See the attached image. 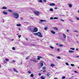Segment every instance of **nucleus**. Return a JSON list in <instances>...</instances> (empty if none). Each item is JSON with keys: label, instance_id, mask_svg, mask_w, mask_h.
I'll list each match as a JSON object with an SVG mask.
<instances>
[{"label": "nucleus", "instance_id": "60", "mask_svg": "<svg viewBox=\"0 0 79 79\" xmlns=\"http://www.w3.org/2000/svg\"><path fill=\"white\" fill-rule=\"evenodd\" d=\"M76 57L77 58H78V57H79V56H77Z\"/></svg>", "mask_w": 79, "mask_h": 79}, {"label": "nucleus", "instance_id": "51", "mask_svg": "<svg viewBox=\"0 0 79 79\" xmlns=\"http://www.w3.org/2000/svg\"><path fill=\"white\" fill-rule=\"evenodd\" d=\"M74 73H77V71H74Z\"/></svg>", "mask_w": 79, "mask_h": 79}, {"label": "nucleus", "instance_id": "58", "mask_svg": "<svg viewBox=\"0 0 79 79\" xmlns=\"http://www.w3.org/2000/svg\"><path fill=\"white\" fill-rule=\"evenodd\" d=\"M38 74L39 76H41V73H39Z\"/></svg>", "mask_w": 79, "mask_h": 79}, {"label": "nucleus", "instance_id": "15", "mask_svg": "<svg viewBox=\"0 0 79 79\" xmlns=\"http://www.w3.org/2000/svg\"><path fill=\"white\" fill-rule=\"evenodd\" d=\"M15 60H13L11 62V63H15Z\"/></svg>", "mask_w": 79, "mask_h": 79}, {"label": "nucleus", "instance_id": "39", "mask_svg": "<svg viewBox=\"0 0 79 79\" xmlns=\"http://www.w3.org/2000/svg\"><path fill=\"white\" fill-rule=\"evenodd\" d=\"M65 78H66V77H64V76H63V77H62V79H65Z\"/></svg>", "mask_w": 79, "mask_h": 79}, {"label": "nucleus", "instance_id": "44", "mask_svg": "<svg viewBox=\"0 0 79 79\" xmlns=\"http://www.w3.org/2000/svg\"><path fill=\"white\" fill-rule=\"evenodd\" d=\"M42 69L44 70H45V67H43Z\"/></svg>", "mask_w": 79, "mask_h": 79}, {"label": "nucleus", "instance_id": "17", "mask_svg": "<svg viewBox=\"0 0 79 79\" xmlns=\"http://www.w3.org/2000/svg\"><path fill=\"white\" fill-rule=\"evenodd\" d=\"M47 29H48V27H44V30H47Z\"/></svg>", "mask_w": 79, "mask_h": 79}, {"label": "nucleus", "instance_id": "41", "mask_svg": "<svg viewBox=\"0 0 79 79\" xmlns=\"http://www.w3.org/2000/svg\"><path fill=\"white\" fill-rule=\"evenodd\" d=\"M65 64H66V65H67V66H69V64H68V63H65Z\"/></svg>", "mask_w": 79, "mask_h": 79}, {"label": "nucleus", "instance_id": "36", "mask_svg": "<svg viewBox=\"0 0 79 79\" xmlns=\"http://www.w3.org/2000/svg\"><path fill=\"white\" fill-rule=\"evenodd\" d=\"M50 19H52V20H53V19H54V18H53V17H51Z\"/></svg>", "mask_w": 79, "mask_h": 79}, {"label": "nucleus", "instance_id": "38", "mask_svg": "<svg viewBox=\"0 0 79 79\" xmlns=\"http://www.w3.org/2000/svg\"><path fill=\"white\" fill-rule=\"evenodd\" d=\"M58 59H61V57H60L59 56H58L57 57Z\"/></svg>", "mask_w": 79, "mask_h": 79}, {"label": "nucleus", "instance_id": "43", "mask_svg": "<svg viewBox=\"0 0 79 79\" xmlns=\"http://www.w3.org/2000/svg\"><path fill=\"white\" fill-rule=\"evenodd\" d=\"M28 73L29 74H31V71H29L28 72Z\"/></svg>", "mask_w": 79, "mask_h": 79}, {"label": "nucleus", "instance_id": "35", "mask_svg": "<svg viewBox=\"0 0 79 79\" xmlns=\"http://www.w3.org/2000/svg\"><path fill=\"white\" fill-rule=\"evenodd\" d=\"M57 52H60V48H57Z\"/></svg>", "mask_w": 79, "mask_h": 79}, {"label": "nucleus", "instance_id": "62", "mask_svg": "<svg viewBox=\"0 0 79 79\" xmlns=\"http://www.w3.org/2000/svg\"><path fill=\"white\" fill-rule=\"evenodd\" d=\"M54 79H58L57 78H55Z\"/></svg>", "mask_w": 79, "mask_h": 79}, {"label": "nucleus", "instance_id": "34", "mask_svg": "<svg viewBox=\"0 0 79 79\" xmlns=\"http://www.w3.org/2000/svg\"><path fill=\"white\" fill-rule=\"evenodd\" d=\"M12 50H15V47H13L12 48Z\"/></svg>", "mask_w": 79, "mask_h": 79}, {"label": "nucleus", "instance_id": "7", "mask_svg": "<svg viewBox=\"0 0 79 79\" xmlns=\"http://www.w3.org/2000/svg\"><path fill=\"white\" fill-rule=\"evenodd\" d=\"M51 32L52 33V34H55L56 32L53 31H51Z\"/></svg>", "mask_w": 79, "mask_h": 79}, {"label": "nucleus", "instance_id": "28", "mask_svg": "<svg viewBox=\"0 0 79 79\" xmlns=\"http://www.w3.org/2000/svg\"><path fill=\"white\" fill-rule=\"evenodd\" d=\"M74 32H78V31H77V30H74Z\"/></svg>", "mask_w": 79, "mask_h": 79}, {"label": "nucleus", "instance_id": "27", "mask_svg": "<svg viewBox=\"0 0 79 79\" xmlns=\"http://www.w3.org/2000/svg\"><path fill=\"white\" fill-rule=\"evenodd\" d=\"M31 77H34V74H31Z\"/></svg>", "mask_w": 79, "mask_h": 79}, {"label": "nucleus", "instance_id": "21", "mask_svg": "<svg viewBox=\"0 0 79 79\" xmlns=\"http://www.w3.org/2000/svg\"><path fill=\"white\" fill-rule=\"evenodd\" d=\"M70 49H71V50H75V48H70Z\"/></svg>", "mask_w": 79, "mask_h": 79}, {"label": "nucleus", "instance_id": "10", "mask_svg": "<svg viewBox=\"0 0 79 79\" xmlns=\"http://www.w3.org/2000/svg\"><path fill=\"white\" fill-rule=\"evenodd\" d=\"M46 21L45 20H44L41 19L40 20V22H46Z\"/></svg>", "mask_w": 79, "mask_h": 79}, {"label": "nucleus", "instance_id": "33", "mask_svg": "<svg viewBox=\"0 0 79 79\" xmlns=\"http://www.w3.org/2000/svg\"><path fill=\"white\" fill-rule=\"evenodd\" d=\"M71 66H74V64H71Z\"/></svg>", "mask_w": 79, "mask_h": 79}, {"label": "nucleus", "instance_id": "47", "mask_svg": "<svg viewBox=\"0 0 79 79\" xmlns=\"http://www.w3.org/2000/svg\"><path fill=\"white\" fill-rule=\"evenodd\" d=\"M5 22V20L4 19H2V23H4Z\"/></svg>", "mask_w": 79, "mask_h": 79}, {"label": "nucleus", "instance_id": "8", "mask_svg": "<svg viewBox=\"0 0 79 79\" xmlns=\"http://www.w3.org/2000/svg\"><path fill=\"white\" fill-rule=\"evenodd\" d=\"M14 69V71H15V72H16V73H18V71H17V70H16V69Z\"/></svg>", "mask_w": 79, "mask_h": 79}, {"label": "nucleus", "instance_id": "16", "mask_svg": "<svg viewBox=\"0 0 79 79\" xmlns=\"http://www.w3.org/2000/svg\"><path fill=\"white\" fill-rule=\"evenodd\" d=\"M2 9H7V8L5 6H4L2 7Z\"/></svg>", "mask_w": 79, "mask_h": 79}, {"label": "nucleus", "instance_id": "29", "mask_svg": "<svg viewBox=\"0 0 79 79\" xmlns=\"http://www.w3.org/2000/svg\"><path fill=\"white\" fill-rule=\"evenodd\" d=\"M50 48H51L52 49H53L54 48H53L52 46H50Z\"/></svg>", "mask_w": 79, "mask_h": 79}, {"label": "nucleus", "instance_id": "55", "mask_svg": "<svg viewBox=\"0 0 79 79\" xmlns=\"http://www.w3.org/2000/svg\"><path fill=\"white\" fill-rule=\"evenodd\" d=\"M77 20H79V18L77 17Z\"/></svg>", "mask_w": 79, "mask_h": 79}, {"label": "nucleus", "instance_id": "48", "mask_svg": "<svg viewBox=\"0 0 79 79\" xmlns=\"http://www.w3.org/2000/svg\"><path fill=\"white\" fill-rule=\"evenodd\" d=\"M24 23H25V24H28V22H24Z\"/></svg>", "mask_w": 79, "mask_h": 79}, {"label": "nucleus", "instance_id": "37", "mask_svg": "<svg viewBox=\"0 0 79 79\" xmlns=\"http://www.w3.org/2000/svg\"><path fill=\"white\" fill-rule=\"evenodd\" d=\"M30 31L31 32H33V31L32 30V29H30Z\"/></svg>", "mask_w": 79, "mask_h": 79}, {"label": "nucleus", "instance_id": "20", "mask_svg": "<svg viewBox=\"0 0 79 79\" xmlns=\"http://www.w3.org/2000/svg\"><path fill=\"white\" fill-rule=\"evenodd\" d=\"M43 65H44V64H43V63H41L40 64L41 67H42Z\"/></svg>", "mask_w": 79, "mask_h": 79}, {"label": "nucleus", "instance_id": "6", "mask_svg": "<svg viewBox=\"0 0 79 79\" xmlns=\"http://www.w3.org/2000/svg\"><path fill=\"white\" fill-rule=\"evenodd\" d=\"M50 6H55V4L54 3H51L49 4Z\"/></svg>", "mask_w": 79, "mask_h": 79}, {"label": "nucleus", "instance_id": "46", "mask_svg": "<svg viewBox=\"0 0 79 79\" xmlns=\"http://www.w3.org/2000/svg\"><path fill=\"white\" fill-rule=\"evenodd\" d=\"M33 34H34V35H37V33H33Z\"/></svg>", "mask_w": 79, "mask_h": 79}, {"label": "nucleus", "instance_id": "12", "mask_svg": "<svg viewBox=\"0 0 79 79\" xmlns=\"http://www.w3.org/2000/svg\"><path fill=\"white\" fill-rule=\"evenodd\" d=\"M8 11H9V12H10V13H12V12H13V11L11 9L8 10Z\"/></svg>", "mask_w": 79, "mask_h": 79}, {"label": "nucleus", "instance_id": "25", "mask_svg": "<svg viewBox=\"0 0 79 79\" xmlns=\"http://www.w3.org/2000/svg\"><path fill=\"white\" fill-rule=\"evenodd\" d=\"M17 26H19V27H20V26H21V24H17Z\"/></svg>", "mask_w": 79, "mask_h": 79}, {"label": "nucleus", "instance_id": "22", "mask_svg": "<svg viewBox=\"0 0 79 79\" xmlns=\"http://www.w3.org/2000/svg\"><path fill=\"white\" fill-rule=\"evenodd\" d=\"M41 79H45V77H44L43 76H41Z\"/></svg>", "mask_w": 79, "mask_h": 79}, {"label": "nucleus", "instance_id": "50", "mask_svg": "<svg viewBox=\"0 0 79 79\" xmlns=\"http://www.w3.org/2000/svg\"><path fill=\"white\" fill-rule=\"evenodd\" d=\"M60 21H64V20H63L62 19H61Z\"/></svg>", "mask_w": 79, "mask_h": 79}, {"label": "nucleus", "instance_id": "1", "mask_svg": "<svg viewBox=\"0 0 79 79\" xmlns=\"http://www.w3.org/2000/svg\"><path fill=\"white\" fill-rule=\"evenodd\" d=\"M13 15H14L15 18V19H18L19 18V14L17 13H13Z\"/></svg>", "mask_w": 79, "mask_h": 79}, {"label": "nucleus", "instance_id": "40", "mask_svg": "<svg viewBox=\"0 0 79 79\" xmlns=\"http://www.w3.org/2000/svg\"><path fill=\"white\" fill-rule=\"evenodd\" d=\"M63 44H60L59 45L60 47H63Z\"/></svg>", "mask_w": 79, "mask_h": 79}, {"label": "nucleus", "instance_id": "2", "mask_svg": "<svg viewBox=\"0 0 79 79\" xmlns=\"http://www.w3.org/2000/svg\"><path fill=\"white\" fill-rule=\"evenodd\" d=\"M37 35L39 37L41 38L42 37H43V36L40 33V32H38L37 33Z\"/></svg>", "mask_w": 79, "mask_h": 79}, {"label": "nucleus", "instance_id": "31", "mask_svg": "<svg viewBox=\"0 0 79 79\" xmlns=\"http://www.w3.org/2000/svg\"><path fill=\"white\" fill-rule=\"evenodd\" d=\"M5 60L6 61H9V59H5Z\"/></svg>", "mask_w": 79, "mask_h": 79}, {"label": "nucleus", "instance_id": "3", "mask_svg": "<svg viewBox=\"0 0 79 79\" xmlns=\"http://www.w3.org/2000/svg\"><path fill=\"white\" fill-rule=\"evenodd\" d=\"M34 13L36 16H39L40 14V12L38 11H34Z\"/></svg>", "mask_w": 79, "mask_h": 79}, {"label": "nucleus", "instance_id": "54", "mask_svg": "<svg viewBox=\"0 0 79 79\" xmlns=\"http://www.w3.org/2000/svg\"><path fill=\"white\" fill-rule=\"evenodd\" d=\"M43 1H44V2H47V1H46V0H43Z\"/></svg>", "mask_w": 79, "mask_h": 79}, {"label": "nucleus", "instance_id": "61", "mask_svg": "<svg viewBox=\"0 0 79 79\" xmlns=\"http://www.w3.org/2000/svg\"><path fill=\"white\" fill-rule=\"evenodd\" d=\"M19 31H21V29H20V28H19Z\"/></svg>", "mask_w": 79, "mask_h": 79}, {"label": "nucleus", "instance_id": "42", "mask_svg": "<svg viewBox=\"0 0 79 79\" xmlns=\"http://www.w3.org/2000/svg\"><path fill=\"white\" fill-rule=\"evenodd\" d=\"M32 11H33L34 10V9L33 8H31L30 9Z\"/></svg>", "mask_w": 79, "mask_h": 79}, {"label": "nucleus", "instance_id": "59", "mask_svg": "<svg viewBox=\"0 0 79 79\" xmlns=\"http://www.w3.org/2000/svg\"><path fill=\"white\" fill-rule=\"evenodd\" d=\"M28 59H29V58H28V57H26V60H28Z\"/></svg>", "mask_w": 79, "mask_h": 79}, {"label": "nucleus", "instance_id": "14", "mask_svg": "<svg viewBox=\"0 0 79 79\" xmlns=\"http://www.w3.org/2000/svg\"><path fill=\"white\" fill-rule=\"evenodd\" d=\"M69 6L70 8H71L72 7V4H70L69 5Z\"/></svg>", "mask_w": 79, "mask_h": 79}, {"label": "nucleus", "instance_id": "57", "mask_svg": "<svg viewBox=\"0 0 79 79\" xmlns=\"http://www.w3.org/2000/svg\"><path fill=\"white\" fill-rule=\"evenodd\" d=\"M58 9V8L57 7H55V10H56V9Z\"/></svg>", "mask_w": 79, "mask_h": 79}, {"label": "nucleus", "instance_id": "53", "mask_svg": "<svg viewBox=\"0 0 79 79\" xmlns=\"http://www.w3.org/2000/svg\"><path fill=\"white\" fill-rule=\"evenodd\" d=\"M32 46H35V44H32Z\"/></svg>", "mask_w": 79, "mask_h": 79}, {"label": "nucleus", "instance_id": "11", "mask_svg": "<svg viewBox=\"0 0 79 79\" xmlns=\"http://www.w3.org/2000/svg\"><path fill=\"white\" fill-rule=\"evenodd\" d=\"M3 14H4V15H7L8 13H6V12L5 11H3Z\"/></svg>", "mask_w": 79, "mask_h": 79}, {"label": "nucleus", "instance_id": "49", "mask_svg": "<svg viewBox=\"0 0 79 79\" xmlns=\"http://www.w3.org/2000/svg\"><path fill=\"white\" fill-rule=\"evenodd\" d=\"M76 50L77 51H79V49L78 48L76 49Z\"/></svg>", "mask_w": 79, "mask_h": 79}, {"label": "nucleus", "instance_id": "64", "mask_svg": "<svg viewBox=\"0 0 79 79\" xmlns=\"http://www.w3.org/2000/svg\"><path fill=\"white\" fill-rule=\"evenodd\" d=\"M76 42H77V43H79V42L77 41H76Z\"/></svg>", "mask_w": 79, "mask_h": 79}, {"label": "nucleus", "instance_id": "5", "mask_svg": "<svg viewBox=\"0 0 79 79\" xmlns=\"http://www.w3.org/2000/svg\"><path fill=\"white\" fill-rule=\"evenodd\" d=\"M37 60H40V58H43V57H42L41 56H37Z\"/></svg>", "mask_w": 79, "mask_h": 79}, {"label": "nucleus", "instance_id": "18", "mask_svg": "<svg viewBox=\"0 0 79 79\" xmlns=\"http://www.w3.org/2000/svg\"><path fill=\"white\" fill-rule=\"evenodd\" d=\"M69 53H74V52L73 51L70 50L69 51Z\"/></svg>", "mask_w": 79, "mask_h": 79}, {"label": "nucleus", "instance_id": "30", "mask_svg": "<svg viewBox=\"0 0 79 79\" xmlns=\"http://www.w3.org/2000/svg\"><path fill=\"white\" fill-rule=\"evenodd\" d=\"M46 75L48 76V77H49V76H50V74H49V73H48Z\"/></svg>", "mask_w": 79, "mask_h": 79}, {"label": "nucleus", "instance_id": "56", "mask_svg": "<svg viewBox=\"0 0 79 79\" xmlns=\"http://www.w3.org/2000/svg\"><path fill=\"white\" fill-rule=\"evenodd\" d=\"M67 32H69V30H67Z\"/></svg>", "mask_w": 79, "mask_h": 79}, {"label": "nucleus", "instance_id": "26", "mask_svg": "<svg viewBox=\"0 0 79 79\" xmlns=\"http://www.w3.org/2000/svg\"><path fill=\"white\" fill-rule=\"evenodd\" d=\"M33 62H34V63H36V62H37V60H33Z\"/></svg>", "mask_w": 79, "mask_h": 79}, {"label": "nucleus", "instance_id": "24", "mask_svg": "<svg viewBox=\"0 0 79 79\" xmlns=\"http://www.w3.org/2000/svg\"><path fill=\"white\" fill-rule=\"evenodd\" d=\"M63 35H64V39H66V35H64V34H63Z\"/></svg>", "mask_w": 79, "mask_h": 79}, {"label": "nucleus", "instance_id": "13", "mask_svg": "<svg viewBox=\"0 0 79 79\" xmlns=\"http://www.w3.org/2000/svg\"><path fill=\"white\" fill-rule=\"evenodd\" d=\"M54 30H56V31H58V28L56 27H55L54 28Z\"/></svg>", "mask_w": 79, "mask_h": 79}, {"label": "nucleus", "instance_id": "52", "mask_svg": "<svg viewBox=\"0 0 79 79\" xmlns=\"http://www.w3.org/2000/svg\"><path fill=\"white\" fill-rule=\"evenodd\" d=\"M43 72V73H45V72H46V71L45 70H44Z\"/></svg>", "mask_w": 79, "mask_h": 79}, {"label": "nucleus", "instance_id": "23", "mask_svg": "<svg viewBox=\"0 0 79 79\" xmlns=\"http://www.w3.org/2000/svg\"><path fill=\"white\" fill-rule=\"evenodd\" d=\"M50 10L51 11H53V9L52 8H50Z\"/></svg>", "mask_w": 79, "mask_h": 79}, {"label": "nucleus", "instance_id": "9", "mask_svg": "<svg viewBox=\"0 0 79 79\" xmlns=\"http://www.w3.org/2000/svg\"><path fill=\"white\" fill-rule=\"evenodd\" d=\"M50 66H51V67H53V66H55V65L54 64H52L50 65Z\"/></svg>", "mask_w": 79, "mask_h": 79}, {"label": "nucleus", "instance_id": "19", "mask_svg": "<svg viewBox=\"0 0 79 79\" xmlns=\"http://www.w3.org/2000/svg\"><path fill=\"white\" fill-rule=\"evenodd\" d=\"M39 3H42V2H43V1H42V0H40L39 1Z\"/></svg>", "mask_w": 79, "mask_h": 79}, {"label": "nucleus", "instance_id": "32", "mask_svg": "<svg viewBox=\"0 0 79 79\" xmlns=\"http://www.w3.org/2000/svg\"><path fill=\"white\" fill-rule=\"evenodd\" d=\"M58 18L57 17H54V19H58Z\"/></svg>", "mask_w": 79, "mask_h": 79}, {"label": "nucleus", "instance_id": "63", "mask_svg": "<svg viewBox=\"0 0 79 79\" xmlns=\"http://www.w3.org/2000/svg\"><path fill=\"white\" fill-rule=\"evenodd\" d=\"M56 45H58V43L56 44Z\"/></svg>", "mask_w": 79, "mask_h": 79}, {"label": "nucleus", "instance_id": "4", "mask_svg": "<svg viewBox=\"0 0 79 79\" xmlns=\"http://www.w3.org/2000/svg\"><path fill=\"white\" fill-rule=\"evenodd\" d=\"M33 31L34 32H37V31H38V29H37V28L36 27L34 28Z\"/></svg>", "mask_w": 79, "mask_h": 79}, {"label": "nucleus", "instance_id": "45", "mask_svg": "<svg viewBox=\"0 0 79 79\" xmlns=\"http://www.w3.org/2000/svg\"><path fill=\"white\" fill-rule=\"evenodd\" d=\"M21 37V35H18V37H19V38H20V37Z\"/></svg>", "mask_w": 79, "mask_h": 79}]
</instances>
